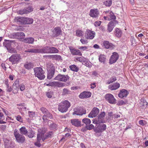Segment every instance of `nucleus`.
Listing matches in <instances>:
<instances>
[{
    "label": "nucleus",
    "instance_id": "49530a36",
    "mask_svg": "<svg viewBox=\"0 0 148 148\" xmlns=\"http://www.w3.org/2000/svg\"><path fill=\"white\" fill-rule=\"evenodd\" d=\"M20 14H27L25 8L20 10L18 12Z\"/></svg>",
    "mask_w": 148,
    "mask_h": 148
},
{
    "label": "nucleus",
    "instance_id": "aec40b11",
    "mask_svg": "<svg viewBox=\"0 0 148 148\" xmlns=\"http://www.w3.org/2000/svg\"><path fill=\"white\" fill-rule=\"evenodd\" d=\"M69 49L71 51V53L72 55H74L82 56V53L79 50L75 49H72L71 48H70Z\"/></svg>",
    "mask_w": 148,
    "mask_h": 148
},
{
    "label": "nucleus",
    "instance_id": "e2e57ef3",
    "mask_svg": "<svg viewBox=\"0 0 148 148\" xmlns=\"http://www.w3.org/2000/svg\"><path fill=\"white\" fill-rule=\"evenodd\" d=\"M101 21H96L94 23V25L95 26H99L101 24Z\"/></svg>",
    "mask_w": 148,
    "mask_h": 148
},
{
    "label": "nucleus",
    "instance_id": "ddd939ff",
    "mask_svg": "<svg viewBox=\"0 0 148 148\" xmlns=\"http://www.w3.org/2000/svg\"><path fill=\"white\" fill-rule=\"evenodd\" d=\"M91 94V93L89 92L84 91L81 93L79 97L82 99H86L90 97Z\"/></svg>",
    "mask_w": 148,
    "mask_h": 148
},
{
    "label": "nucleus",
    "instance_id": "338daca9",
    "mask_svg": "<svg viewBox=\"0 0 148 148\" xmlns=\"http://www.w3.org/2000/svg\"><path fill=\"white\" fill-rule=\"evenodd\" d=\"M88 47L86 46H82L78 48V49H81L83 51L85 50H86L88 49Z\"/></svg>",
    "mask_w": 148,
    "mask_h": 148
},
{
    "label": "nucleus",
    "instance_id": "37998d69",
    "mask_svg": "<svg viewBox=\"0 0 148 148\" xmlns=\"http://www.w3.org/2000/svg\"><path fill=\"white\" fill-rule=\"evenodd\" d=\"M112 3V0H108L104 2V4L106 6H110L111 5Z\"/></svg>",
    "mask_w": 148,
    "mask_h": 148
},
{
    "label": "nucleus",
    "instance_id": "f3484780",
    "mask_svg": "<svg viewBox=\"0 0 148 148\" xmlns=\"http://www.w3.org/2000/svg\"><path fill=\"white\" fill-rule=\"evenodd\" d=\"M128 93V92L126 90L122 89L120 90L118 94V96L120 98H122L124 97H126Z\"/></svg>",
    "mask_w": 148,
    "mask_h": 148
},
{
    "label": "nucleus",
    "instance_id": "de8ad7c7",
    "mask_svg": "<svg viewBox=\"0 0 148 148\" xmlns=\"http://www.w3.org/2000/svg\"><path fill=\"white\" fill-rule=\"evenodd\" d=\"M99 127L102 132L105 130L106 128V125L105 124H103L101 125Z\"/></svg>",
    "mask_w": 148,
    "mask_h": 148
},
{
    "label": "nucleus",
    "instance_id": "2eb2a0df",
    "mask_svg": "<svg viewBox=\"0 0 148 148\" xmlns=\"http://www.w3.org/2000/svg\"><path fill=\"white\" fill-rule=\"evenodd\" d=\"M105 112H101L99 115L98 120L100 123H105L106 121V120L104 119L105 116Z\"/></svg>",
    "mask_w": 148,
    "mask_h": 148
},
{
    "label": "nucleus",
    "instance_id": "f257e3e1",
    "mask_svg": "<svg viewBox=\"0 0 148 148\" xmlns=\"http://www.w3.org/2000/svg\"><path fill=\"white\" fill-rule=\"evenodd\" d=\"M71 104L67 100H64L60 103L58 105V110L62 113L66 112L70 107Z\"/></svg>",
    "mask_w": 148,
    "mask_h": 148
},
{
    "label": "nucleus",
    "instance_id": "9d476101",
    "mask_svg": "<svg viewBox=\"0 0 148 148\" xmlns=\"http://www.w3.org/2000/svg\"><path fill=\"white\" fill-rule=\"evenodd\" d=\"M95 33L89 30H86L85 34V36L87 39H93L95 37Z\"/></svg>",
    "mask_w": 148,
    "mask_h": 148
},
{
    "label": "nucleus",
    "instance_id": "3c124183",
    "mask_svg": "<svg viewBox=\"0 0 148 148\" xmlns=\"http://www.w3.org/2000/svg\"><path fill=\"white\" fill-rule=\"evenodd\" d=\"M27 136L29 138H32L34 136V132H27Z\"/></svg>",
    "mask_w": 148,
    "mask_h": 148
},
{
    "label": "nucleus",
    "instance_id": "a878e982",
    "mask_svg": "<svg viewBox=\"0 0 148 148\" xmlns=\"http://www.w3.org/2000/svg\"><path fill=\"white\" fill-rule=\"evenodd\" d=\"M71 122L73 125L75 126L78 127L80 126V121L77 119L72 120L71 121Z\"/></svg>",
    "mask_w": 148,
    "mask_h": 148
},
{
    "label": "nucleus",
    "instance_id": "c756f323",
    "mask_svg": "<svg viewBox=\"0 0 148 148\" xmlns=\"http://www.w3.org/2000/svg\"><path fill=\"white\" fill-rule=\"evenodd\" d=\"M47 78L49 79H51L54 74L55 71H48Z\"/></svg>",
    "mask_w": 148,
    "mask_h": 148
},
{
    "label": "nucleus",
    "instance_id": "72a5a7b5",
    "mask_svg": "<svg viewBox=\"0 0 148 148\" xmlns=\"http://www.w3.org/2000/svg\"><path fill=\"white\" fill-rule=\"evenodd\" d=\"M99 60L100 62L104 63L106 60L105 56L104 55H100L99 57Z\"/></svg>",
    "mask_w": 148,
    "mask_h": 148
},
{
    "label": "nucleus",
    "instance_id": "9b49d317",
    "mask_svg": "<svg viewBox=\"0 0 148 148\" xmlns=\"http://www.w3.org/2000/svg\"><path fill=\"white\" fill-rule=\"evenodd\" d=\"M99 112V109L96 107L94 108L88 115V117L90 118H93L96 117Z\"/></svg>",
    "mask_w": 148,
    "mask_h": 148
},
{
    "label": "nucleus",
    "instance_id": "393cba45",
    "mask_svg": "<svg viewBox=\"0 0 148 148\" xmlns=\"http://www.w3.org/2000/svg\"><path fill=\"white\" fill-rule=\"evenodd\" d=\"M47 67L48 71H55V67L53 64L50 62H49L47 64Z\"/></svg>",
    "mask_w": 148,
    "mask_h": 148
},
{
    "label": "nucleus",
    "instance_id": "5fc2aeb1",
    "mask_svg": "<svg viewBox=\"0 0 148 148\" xmlns=\"http://www.w3.org/2000/svg\"><path fill=\"white\" fill-rule=\"evenodd\" d=\"M82 57H78L77 56H76L75 57V60L77 61H79L80 62H82Z\"/></svg>",
    "mask_w": 148,
    "mask_h": 148
},
{
    "label": "nucleus",
    "instance_id": "cd10ccee",
    "mask_svg": "<svg viewBox=\"0 0 148 148\" xmlns=\"http://www.w3.org/2000/svg\"><path fill=\"white\" fill-rule=\"evenodd\" d=\"M20 133L26 135L27 133V131L25 127H23L19 129Z\"/></svg>",
    "mask_w": 148,
    "mask_h": 148
},
{
    "label": "nucleus",
    "instance_id": "09e8293b",
    "mask_svg": "<svg viewBox=\"0 0 148 148\" xmlns=\"http://www.w3.org/2000/svg\"><path fill=\"white\" fill-rule=\"evenodd\" d=\"M45 115L49 119H51L53 118L52 115L49 112V111L46 113Z\"/></svg>",
    "mask_w": 148,
    "mask_h": 148
},
{
    "label": "nucleus",
    "instance_id": "e433bc0d",
    "mask_svg": "<svg viewBox=\"0 0 148 148\" xmlns=\"http://www.w3.org/2000/svg\"><path fill=\"white\" fill-rule=\"evenodd\" d=\"M82 121V122L86 124V125H89L91 123L90 120L88 118H84Z\"/></svg>",
    "mask_w": 148,
    "mask_h": 148
},
{
    "label": "nucleus",
    "instance_id": "7c9ffc66",
    "mask_svg": "<svg viewBox=\"0 0 148 148\" xmlns=\"http://www.w3.org/2000/svg\"><path fill=\"white\" fill-rule=\"evenodd\" d=\"M122 34V32L119 29L117 28L116 29L115 35L117 37H121Z\"/></svg>",
    "mask_w": 148,
    "mask_h": 148
},
{
    "label": "nucleus",
    "instance_id": "603ef678",
    "mask_svg": "<svg viewBox=\"0 0 148 148\" xmlns=\"http://www.w3.org/2000/svg\"><path fill=\"white\" fill-rule=\"evenodd\" d=\"M94 126L92 124H90L89 125H87L86 126V128L88 130H91L92 129Z\"/></svg>",
    "mask_w": 148,
    "mask_h": 148
},
{
    "label": "nucleus",
    "instance_id": "b1692460",
    "mask_svg": "<svg viewBox=\"0 0 148 148\" xmlns=\"http://www.w3.org/2000/svg\"><path fill=\"white\" fill-rule=\"evenodd\" d=\"M34 40V38L32 37H29L24 38L23 41L25 43L28 44H33Z\"/></svg>",
    "mask_w": 148,
    "mask_h": 148
},
{
    "label": "nucleus",
    "instance_id": "0eeeda50",
    "mask_svg": "<svg viewBox=\"0 0 148 148\" xmlns=\"http://www.w3.org/2000/svg\"><path fill=\"white\" fill-rule=\"evenodd\" d=\"M106 100L109 103L114 104L116 103V100L114 96L110 93H108L105 95Z\"/></svg>",
    "mask_w": 148,
    "mask_h": 148
},
{
    "label": "nucleus",
    "instance_id": "13d9d810",
    "mask_svg": "<svg viewBox=\"0 0 148 148\" xmlns=\"http://www.w3.org/2000/svg\"><path fill=\"white\" fill-rule=\"evenodd\" d=\"M80 41L83 44H86L88 43L87 40L86 39H81L80 40Z\"/></svg>",
    "mask_w": 148,
    "mask_h": 148
},
{
    "label": "nucleus",
    "instance_id": "dca6fc26",
    "mask_svg": "<svg viewBox=\"0 0 148 148\" xmlns=\"http://www.w3.org/2000/svg\"><path fill=\"white\" fill-rule=\"evenodd\" d=\"M114 23H118L117 21H110L108 23V30L109 32H110L112 30L114 26Z\"/></svg>",
    "mask_w": 148,
    "mask_h": 148
},
{
    "label": "nucleus",
    "instance_id": "ea45409f",
    "mask_svg": "<svg viewBox=\"0 0 148 148\" xmlns=\"http://www.w3.org/2000/svg\"><path fill=\"white\" fill-rule=\"evenodd\" d=\"M40 110L44 114H45L48 111V110L46 108L43 107L41 108L40 109Z\"/></svg>",
    "mask_w": 148,
    "mask_h": 148
},
{
    "label": "nucleus",
    "instance_id": "6ab92c4d",
    "mask_svg": "<svg viewBox=\"0 0 148 148\" xmlns=\"http://www.w3.org/2000/svg\"><path fill=\"white\" fill-rule=\"evenodd\" d=\"M25 36V34L23 32H18L14 33L13 36L17 39H21L24 38Z\"/></svg>",
    "mask_w": 148,
    "mask_h": 148
},
{
    "label": "nucleus",
    "instance_id": "6e6d98bb",
    "mask_svg": "<svg viewBox=\"0 0 148 148\" xmlns=\"http://www.w3.org/2000/svg\"><path fill=\"white\" fill-rule=\"evenodd\" d=\"M57 125L54 123H53L50 125V127L52 129H55L57 127Z\"/></svg>",
    "mask_w": 148,
    "mask_h": 148
},
{
    "label": "nucleus",
    "instance_id": "4c0bfd02",
    "mask_svg": "<svg viewBox=\"0 0 148 148\" xmlns=\"http://www.w3.org/2000/svg\"><path fill=\"white\" fill-rule=\"evenodd\" d=\"M69 67L71 70L73 71L77 72L78 70V68L75 65H71Z\"/></svg>",
    "mask_w": 148,
    "mask_h": 148
},
{
    "label": "nucleus",
    "instance_id": "79ce46f5",
    "mask_svg": "<svg viewBox=\"0 0 148 148\" xmlns=\"http://www.w3.org/2000/svg\"><path fill=\"white\" fill-rule=\"evenodd\" d=\"M116 80V77H112L107 82V84H109L115 81Z\"/></svg>",
    "mask_w": 148,
    "mask_h": 148
},
{
    "label": "nucleus",
    "instance_id": "a211bd4d",
    "mask_svg": "<svg viewBox=\"0 0 148 148\" xmlns=\"http://www.w3.org/2000/svg\"><path fill=\"white\" fill-rule=\"evenodd\" d=\"M99 14V12L97 9H91L89 15L92 17L96 18L98 17Z\"/></svg>",
    "mask_w": 148,
    "mask_h": 148
},
{
    "label": "nucleus",
    "instance_id": "1a4fd4ad",
    "mask_svg": "<svg viewBox=\"0 0 148 148\" xmlns=\"http://www.w3.org/2000/svg\"><path fill=\"white\" fill-rule=\"evenodd\" d=\"M69 77L67 75L59 74L54 79L62 82H66L69 79Z\"/></svg>",
    "mask_w": 148,
    "mask_h": 148
},
{
    "label": "nucleus",
    "instance_id": "473e14b6",
    "mask_svg": "<svg viewBox=\"0 0 148 148\" xmlns=\"http://www.w3.org/2000/svg\"><path fill=\"white\" fill-rule=\"evenodd\" d=\"M25 24H30L33 23V20L32 18H27L25 19Z\"/></svg>",
    "mask_w": 148,
    "mask_h": 148
},
{
    "label": "nucleus",
    "instance_id": "423d86ee",
    "mask_svg": "<svg viewBox=\"0 0 148 148\" xmlns=\"http://www.w3.org/2000/svg\"><path fill=\"white\" fill-rule=\"evenodd\" d=\"M14 134L16 140L18 142L23 143L24 142L25 140L24 136L19 133L16 130H14Z\"/></svg>",
    "mask_w": 148,
    "mask_h": 148
},
{
    "label": "nucleus",
    "instance_id": "f03ea898",
    "mask_svg": "<svg viewBox=\"0 0 148 148\" xmlns=\"http://www.w3.org/2000/svg\"><path fill=\"white\" fill-rule=\"evenodd\" d=\"M58 52V50L53 47L45 46L39 49V53H55Z\"/></svg>",
    "mask_w": 148,
    "mask_h": 148
},
{
    "label": "nucleus",
    "instance_id": "f8f14e48",
    "mask_svg": "<svg viewBox=\"0 0 148 148\" xmlns=\"http://www.w3.org/2000/svg\"><path fill=\"white\" fill-rule=\"evenodd\" d=\"M119 55L116 52H113L110 59V63L112 64L115 62L119 58Z\"/></svg>",
    "mask_w": 148,
    "mask_h": 148
},
{
    "label": "nucleus",
    "instance_id": "c85d7f7f",
    "mask_svg": "<svg viewBox=\"0 0 148 148\" xmlns=\"http://www.w3.org/2000/svg\"><path fill=\"white\" fill-rule=\"evenodd\" d=\"M25 67L27 69H30L33 68V64L31 62H26L24 65Z\"/></svg>",
    "mask_w": 148,
    "mask_h": 148
},
{
    "label": "nucleus",
    "instance_id": "052dcab7",
    "mask_svg": "<svg viewBox=\"0 0 148 148\" xmlns=\"http://www.w3.org/2000/svg\"><path fill=\"white\" fill-rule=\"evenodd\" d=\"M71 136V134L69 133H66L65 134L62 138L61 140H62L63 139H65L66 138H67Z\"/></svg>",
    "mask_w": 148,
    "mask_h": 148
},
{
    "label": "nucleus",
    "instance_id": "f704fd0d",
    "mask_svg": "<svg viewBox=\"0 0 148 148\" xmlns=\"http://www.w3.org/2000/svg\"><path fill=\"white\" fill-rule=\"evenodd\" d=\"M71 91L67 89L64 88L63 89L62 95H65L71 93Z\"/></svg>",
    "mask_w": 148,
    "mask_h": 148
},
{
    "label": "nucleus",
    "instance_id": "0e129e2a",
    "mask_svg": "<svg viewBox=\"0 0 148 148\" xmlns=\"http://www.w3.org/2000/svg\"><path fill=\"white\" fill-rule=\"evenodd\" d=\"M61 57L58 55H53V58H54L56 60H60Z\"/></svg>",
    "mask_w": 148,
    "mask_h": 148
},
{
    "label": "nucleus",
    "instance_id": "412c9836",
    "mask_svg": "<svg viewBox=\"0 0 148 148\" xmlns=\"http://www.w3.org/2000/svg\"><path fill=\"white\" fill-rule=\"evenodd\" d=\"M13 42V41L12 40H6L3 42V46L8 50L11 47L12 44Z\"/></svg>",
    "mask_w": 148,
    "mask_h": 148
},
{
    "label": "nucleus",
    "instance_id": "5701e85b",
    "mask_svg": "<svg viewBox=\"0 0 148 148\" xmlns=\"http://www.w3.org/2000/svg\"><path fill=\"white\" fill-rule=\"evenodd\" d=\"M120 86L119 83H116L113 84L112 85H109L108 88L111 90H115L119 88Z\"/></svg>",
    "mask_w": 148,
    "mask_h": 148
},
{
    "label": "nucleus",
    "instance_id": "c9c22d12",
    "mask_svg": "<svg viewBox=\"0 0 148 148\" xmlns=\"http://www.w3.org/2000/svg\"><path fill=\"white\" fill-rule=\"evenodd\" d=\"M82 62L83 64H85L87 66H89V63L88 62V60L84 57H82Z\"/></svg>",
    "mask_w": 148,
    "mask_h": 148
},
{
    "label": "nucleus",
    "instance_id": "8fccbe9b",
    "mask_svg": "<svg viewBox=\"0 0 148 148\" xmlns=\"http://www.w3.org/2000/svg\"><path fill=\"white\" fill-rule=\"evenodd\" d=\"M126 104L125 103L123 100H121L118 102L117 105L118 106H121Z\"/></svg>",
    "mask_w": 148,
    "mask_h": 148
},
{
    "label": "nucleus",
    "instance_id": "864d4df0",
    "mask_svg": "<svg viewBox=\"0 0 148 148\" xmlns=\"http://www.w3.org/2000/svg\"><path fill=\"white\" fill-rule=\"evenodd\" d=\"M58 82H53L50 83L49 84L51 86L57 87Z\"/></svg>",
    "mask_w": 148,
    "mask_h": 148
},
{
    "label": "nucleus",
    "instance_id": "39448f33",
    "mask_svg": "<svg viewBox=\"0 0 148 148\" xmlns=\"http://www.w3.org/2000/svg\"><path fill=\"white\" fill-rule=\"evenodd\" d=\"M52 135V132H50L48 133L47 134L45 137L43 134L39 132L37 134V140L38 141H39L42 139L43 141H44L46 139L51 137Z\"/></svg>",
    "mask_w": 148,
    "mask_h": 148
},
{
    "label": "nucleus",
    "instance_id": "bf43d9fd",
    "mask_svg": "<svg viewBox=\"0 0 148 148\" xmlns=\"http://www.w3.org/2000/svg\"><path fill=\"white\" fill-rule=\"evenodd\" d=\"M53 95V93L52 92H50L47 93L46 95L49 98H51L52 96Z\"/></svg>",
    "mask_w": 148,
    "mask_h": 148
},
{
    "label": "nucleus",
    "instance_id": "a18cd8bd",
    "mask_svg": "<svg viewBox=\"0 0 148 148\" xmlns=\"http://www.w3.org/2000/svg\"><path fill=\"white\" fill-rule=\"evenodd\" d=\"M65 86V84L64 83H61L60 82H58L57 87H62Z\"/></svg>",
    "mask_w": 148,
    "mask_h": 148
},
{
    "label": "nucleus",
    "instance_id": "6e6552de",
    "mask_svg": "<svg viewBox=\"0 0 148 148\" xmlns=\"http://www.w3.org/2000/svg\"><path fill=\"white\" fill-rule=\"evenodd\" d=\"M74 112L73 113V115L76 114L78 115H82L83 114H85L86 112V110L82 107L79 108H75L74 109Z\"/></svg>",
    "mask_w": 148,
    "mask_h": 148
},
{
    "label": "nucleus",
    "instance_id": "7ed1b4c3",
    "mask_svg": "<svg viewBox=\"0 0 148 148\" xmlns=\"http://www.w3.org/2000/svg\"><path fill=\"white\" fill-rule=\"evenodd\" d=\"M35 75L40 80L44 79L45 77L44 75L45 72L40 67L35 68L34 69Z\"/></svg>",
    "mask_w": 148,
    "mask_h": 148
},
{
    "label": "nucleus",
    "instance_id": "58836bf2",
    "mask_svg": "<svg viewBox=\"0 0 148 148\" xmlns=\"http://www.w3.org/2000/svg\"><path fill=\"white\" fill-rule=\"evenodd\" d=\"M83 34V32L81 30H78L76 31V35L78 37L82 36Z\"/></svg>",
    "mask_w": 148,
    "mask_h": 148
},
{
    "label": "nucleus",
    "instance_id": "2f4dec72",
    "mask_svg": "<svg viewBox=\"0 0 148 148\" xmlns=\"http://www.w3.org/2000/svg\"><path fill=\"white\" fill-rule=\"evenodd\" d=\"M13 87L15 89H18L19 87V81L18 79H16L13 84Z\"/></svg>",
    "mask_w": 148,
    "mask_h": 148
},
{
    "label": "nucleus",
    "instance_id": "4468645a",
    "mask_svg": "<svg viewBox=\"0 0 148 148\" xmlns=\"http://www.w3.org/2000/svg\"><path fill=\"white\" fill-rule=\"evenodd\" d=\"M62 33L61 30L59 27H55L54 30L53 31V34L52 35L53 37L58 36Z\"/></svg>",
    "mask_w": 148,
    "mask_h": 148
},
{
    "label": "nucleus",
    "instance_id": "20e7f679",
    "mask_svg": "<svg viewBox=\"0 0 148 148\" xmlns=\"http://www.w3.org/2000/svg\"><path fill=\"white\" fill-rule=\"evenodd\" d=\"M21 59L20 54H15L12 55L9 58V61L12 63V64H17Z\"/></svg>",
    "mask_w": 148,
    "mask_h": 148
},
{
    "label": "nucleus",
    "instance_id": "bb28decb",
    "mask_svg": "<svg viewBox=\"0 0 148 148\" xmlns=\"http://www.w3.org/2000/svg\"><path fill=\"white\" fill-rule=\"evenodd\" d=\"M25 52H29L32 53H39V49H30L25 51Z\"/></svg>",
    "mask_w": 148,
    "mask_h": 148
},
{
    "label": "nucleus",
    "instance_id": "680f3d73",
    "mask_svg": "<svg viewBox=\"0 0 148 148\" xmlns=\"http://www.w3.org/2000/svg\"><path fill=\"white\" fill-rule=\"evenodd\" d=\"M131 41L132 44V45L135 44L136 43V40L133 37H131Z\"/></svg>",
    "mask_w": 148,
    "mask_h": 148
},
{
    "label": "nucleus",
    "instance_id": "4be33fe9",
    "mask_svg": "<svg viewBox=\"0 0 148 148\" xmlns=\"http://www.w3.org/2000/svg\"><path fill=\"white\" fill-rule=\"evenodd\" d=\"M103 45L105 48L106 49H112L114 48V46L112 44L109 43V42L107 41H104L103 42Z\"/></svg>",
    "mask_w": 148,
    "mask_h": 148
},
{
    "label": "nucleus",
    "instance_id": "a19ab883",
    "mask_svg": "<svg viewBox=\"0 0 148 148\" xmlns=\"http://www.w3.org/2000/svg\"><path fill=\"white\" fill-rule=\"evenodd\" d=\"M109 16L110 17V18H108V20H110L111 19H116V16L114 15V13L111 12H110V13Z\"/></svg>",
    "mask_w": 148,
    "mask_h": 148
},
{
    "label": "nucleus",
    "instance_id": "69168bd1",
    "mask_svg": "<svg viewBox=\"0 0 148 148\" xmlns=\"http://www.w3.org/2000/svg\"><path fill=\"white\" fill-rule=\"evenodd\" d=\"M16 120L20 122H22V118L21 117V116H19V115H18V116H17L16 117Z\"/></svg>",
    "mask_w": 148,
    "mask_h": 148
},
{
    "label": "nucleus",
    "instance_id": "4d7b16f0",
    "mask_svg": "<svg viewBox=\"0 0 148 148\" xmlns=\"http://www.w3.org/2000/svg\"><path fill=\"white\" fill-rule=\"evenodd\" d=\"M94 130L95 132L96 133H100L102 132L99 127L98 128H95Z\"/></svg>",
    "mask_w": 148,
    "mask_h": 148
},
{
    "label": "nucleus",
    "instance_id": "774afa93",
    "mask_svg": "<svg viewBox=\"0 0 148 148\" xmlns=\"http://www.w3.org/2000/svg\"><path fill=\"white\" fill-rule=\"evenodd\" d=\"M10 143H8L7 144H6L5 146V147L6 148H13V146L11 145H10Z\"/></svg>",
    "mask_w": 148,
    "mask_h": 148
},
{
    "label": "nucleus",
    "instance_id": "c03bdc74",
    "mask_svg": "<svg viewBox=\"0 0 148 148\" xmlns=\"http://www.w3.org/2000/svg\"><path fill=\"white\" fill-rule=\"evenodd\" d=\"M25 8L27 13H29L33 11V8L32 7L29 6L28 7Z\"/></svg>",
    "mask_w": 148,
    "mask_h": 148
}]
</instances>
